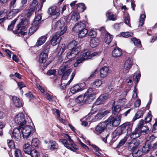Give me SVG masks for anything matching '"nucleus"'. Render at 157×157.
Instances as JSON below:
<instances>
[{"label":"nucleus","mask_w":157,"mask_h":157,"mask_svg":"<svg viewBox=\"0 0 157 157\" xmlns=\"http://www.w3.org/2000/svg\"><path fill=\"white\" fill-rule=\"evenodd\" d=\"M130 21V19L129 16L127 15V16H126L124 18L125 23L130 27H131Z\"/></svg>","instance_id":"13d9d810"},{"label":"nucleus","mask_w":157,"mask_h":157,"mask_svg":"<svg viewBox=\"0 0 157 157\" xmlns=\"http://www.w3.org/2000/svg\"><path fill=\"white\" fill-rule=\"evenodd\" d=\"M146 16L145 14H141L140 17V19L139 21V26H142L144 23Z\"/></svg>","instance_id":"de8ad7c7"},{"label":"nucleus","mask_w":157,"mask_h":157,"mask_svg":"<svg viewBox=\"0 0 157 157\" xmlns=\"http://www.w3.org/2000/svg\"><path fill=\"white\" fill-rule=\"evenodd\" d=\"M56 72V70L51 69L49 70L47 72V74L48 75H53L55 74Z\"/></svg>","instance_id":"e2e57ef3"},{"label":"nucleus","mask_w":157,"mask_h":157,"mask_svg":"<svg viewBox=\"0 0 157 157\" xmlns=\"http://www.w3.org/2000/svg\"><path fill=\"white\" fill-rule=\"evenodd\" d=\"M85 25L82 22H80L78 23H76L72 30L76 33L79 32L84 27Z\"/></svg>","instance_id":"393cba45"},{"label":"nucleus","mask_w":157,"mask_h":157,"mask_svg":"<svg viewBox=\"0 0 157 157\" xmlns=\"http://www.w3.org/2000/svg\"><path fill=\"white\" fill-rule=\"evenodd\" d=\"M35 132V129L30 125H27L22 129V133L24 139H27Z\"/></svg>","instance_id":"1a4fd4ad"},{"label":"nucleus","mask_w":157,"mask_h":157,"mask_svg":"<svg viewBox=\"0 0 157 157\" xmlns=\"http://www.w3.org/2000/svg\"><path fill=\"white\" fill-rule=\"evenodd\" d=\"M24 115L22 113H20L16 115L14 119L15 122L19 125L21 128L26 123V121Z\"/></svg>","instance_id":"9d476101"},{"label":"nucleus","mask_w":157,"mask_h":157,"mask_svg":"<svg viewBox=\"0 0 157 157\" xmlns=\"http://www.w3.org/2000/svg\"><path fill=\"white\" fill-rule=\"evenodd\" d=\"M50 48L49 43H46L43 46V49L40 52L39 54V59H47Z\"/></svg>","instance_id":"9b49d317"},{"label":"nucleus","mask_w":157,"mask_h":157,"mask_svg":"<svg viewBox=\"0 0 157 157\" xmlns=\"http://www.w3.org/2000/svg\"><path fill=\"white\" fill-rule=\"evenodd\" d=\"M62 35L58 32H57L56 34L53 36L51 40V44L53 46H55L59 43L61 39L60 36Z\"/></svg>","instance_id":"f3484780"},{"label":"nucleus","mask_w":157,"mask_h":157,"mask_svg":"<svg viewBox=\"0 0 157 157\" xmlns=\"http://www.w3.org/2000/svg\"><path fill=\"white\" fill-rule=\"evenodd\" d=\"M133 33L131 32H123L121 33V35L123 37L128 38L133 35Z\"/></svg>","instance_id":"c03bdc74"},{"label":"nucleus","mask_w":157,"mask_h":157,"mask_svg":"<svg viewBox=\"0 0 157 157\" xmlns=\"http://www.w3.org/2000/svg\"><path fill=\"white\" fill-rule=\"evenodd\" d=\"M39 26L37 25H33V23L31 24V26L29 29V34L30 35L33 34L38 29Z\"/></svg>","instance_id":"4c0bfd02"},{"label":"nucleus","mask_w":157,"mask_h":157,"mask_svg":"<svg viewBox=\"0 0 157 157\" xmlns=\"http://www.w3.org/2000/svg\"><path fill=\"white\" fill-rule=\"evenodd\" d=\"M34 10H35L30 8L27 13V17H29L31 16L32 14L34 13Z\"/></svg>","instance_id":"0e129e2a"},{"label":"nucleus","mask_w":157,"mask_h":157,"mask_svg":"<svg viewBox=\"0 0 157 157\" xmlns=\"http://www.w3.org/2000/svg\"><path fill=\"white\" fill-rule=\"evenodd\" d=\"M52 110L53 113L56 114L58 117H59L60 114L58 109H52Z\"/></svg>","instance_id":"338daca9"},{"label":"nucleus","mask_w":157,"mask_h":157,"mask_svg":"<svg viewBox=\"0 0 157 157\" xmlns=\"http://www.w3.org/2000/svg\"><path fill=\"white\" fill-rule=\"evenodd\" d=\"M80 18L79 14L78 13H73L71 16V19L74 21H76Z\"/></svg>","instance_id":"79ce46f5"},{"label":"nucleus","mask_w":157,"mask_h":157,"mask_svg":"<svg viewBox=\"0 0 157 157\" xmlns=\"http://www.w3.org/2000/svg\"><path fill=\"white\" fill-rule=\"evenodd\" d=\"M7 144L9 148L11 149H14L15 148L14 143L13 140H7Z\"/></svg>","instance_id":"09e8293b"},{"label":"nucleus","mask_w":157,"mask_h":157,"mask_svg":"<svg viewBox=\"0 0 157 157\" xmlns=\"http://www.w3.org/2000/svg\"><path fill=\"white\" fill-rule=\"evenodd\" d=\"M37 5L38 2L36 0H33L30 4V8L35 10Z\"/></svg>","instance_id":"8fccbe9b"},{"label":"nucleus","mask_w":157,"mask_h":157,"mask_svg":"<svg viewBox=\"0 0 157 157\" xmlns=\"http://www.w3.org/2000/svg\"><path fill=\"white\" fill-rule=\"evenodd\" d=\"M29 20L25 19L22 20L17 25V29L15 32L16 34L19 36H24L27 34L26 29L28 28V25L29 24Z\"/></svg>","instance_id":"20e7f679"},{"label":"nucleus","mask_w":157,"mask_h":157,"mask_svg":"<svg viewBox=\"0 0 157 157\" xmlns=\"http://www.w3.org/2000/svg\"><path fill=\"white\" fill-rule=\"evenodd\" d=\"M132 59H127L124 63V72L125 73H128L133 65Z\"/></svg>","instance_id":"6ab92c4d"},{"label":"nucleus","mask_w":157,"mask_h":157,"mask_svg":"<svg viewBox=\"0 0 157 157\" xmlns=\"http://www.w3.org/2000/svg\"><path fill=\"white\" fill-rule=\"evenodd\" d=\"M9 133L10 134L12 133V137L17 141L19 140L21 138L20 127L14 128L13 132L12 131H10Z\"/></svg>","instance_id":"dca6fc26"},{"label":"nucleus","mask_w":157,"mask_h":157,"mask_svg":"<svg viewBox=\"0 0 157 157\" xmlns=\"http://www.w3.org/2000/svg\"><path fill=\"white\" fill-rule=\"evenodd\" d=\"M108 97V96L107 94H103L100 95L95 102V105H98L103 103Z\"/></svg>","instance_id":"5701e85b"},{"label":"nucleus","mask_w":157,"mask_h":157,"mask_svg":"<svg viewBox=\"0 0 157 157\" xmlns=\"http://www.w3.org/2000/svg\"><path fill=\"white\" fill-rule=\"evenodd\" d=\"M98 40L97 38L93 39L90 40V46L92 48H95L98 44Z\"/></svg>","instance_id":"ea45409f"},{"label":"nucleus","mask_w":157,"mask_h":157,"mask_svg":"<svg viewBox=\"0 0 157 157\" xmlns=\"http://www.w3.org/2000/svg\"><path fill=\"white\" fill-rule=\"evenodd\" d=\"M131 40L134 44L135 46H137L139 48L142 47L141 42L139 39H137L136 38L134 37L132 38Z\"/></svg>","instance_id":"a19ab883"},{"label":"nucleus","mask_w":157,"mask_h":157,"mask_svg":"<svg viewBox=\"0 0 157 157\" xmlns=\"http://www.w3.org/2000/svg\"><path fill=\"white\" fill-rule=\"evenodd\" d=\"M86 85V83L84 82L79 84H75L71 88L70 91L73 94L81 91L83 90L84 87Z\"/></svg>","instance_id":"ddd939ff"},{"label":"nucleus","mask_w":157,"mask_h":157,"mask_svg":"<svg viewBox=\"0 0 157 157\" xmlns=\"http://www.w3.org/2000/svg\"><path fill=\"white\" fill-rule=\"evenodd\" d=\"M106 15L109 20L115 21L116 20V14H113L109 11H108L107 12Z\"/></svg>","instance_id":"58836bf2"},{"label":"nucleus","mask_w":157,"mask_h":157,"mask_svg":"<svg viewBox=\"0 0 157 157\" xmlns=\"http://www.w3.org/2000/svg\"><path fill=\"white\" fill-rule=\"evenodd\" d=\"M13 104L16 107H19L22 105V103L19 98L14 96L12 98Z\"/></svg>","instance_id":"c85d7f7f"},{"label":"nucleus","mask_w":157,"mask_h":157,"mask_svg":"<svg viewBox=\"0 0 157 157\" xmlns=\"http://www.w3.org/2000/svg\"><path fill=\"white\" fill-rule=\"evenodd\" d=\"M17 84L18 86L19 87L20 90L23 87L26 86L22 82H17Z\"/></svg>","instance_id":"774afa93"},{"label":"nucleus","mask_w":157,"mask_h":157,"mask_svg":"<svg viewBox=\"0 0 157 157\" xmlns=\"http://www.w3.org/2000/svg\"><path fill=\"white\" fill-rule=\"evenodd\" d=\"M17 20L15 19L12 21L11 24L8 26V29L10 30H11L13 29V28L14 24L15 23Z\"/></svg>","instance_id":"bf43d9fd"},{"label":"nucleus","mask_w":157,"mask_h":157,"mask_svg":"<svg viewBox=\"0 0 157 157\" xmlns=\"http://www.w3.org/2000/svg\"><path fill=\"white\" fill-rule=\"evenodd\" d=\"M109 69L106 66L102 67L100 71V77L102 78H105L109 75Z\"/></svg>","instance_id":"aec40b11"},{"label":"nucleus","mask_w":157,"mask_h":157,"mask_svg":"<svg viewBox=\"0 0 157 157\" xmlns=\"http://www.w3.org/2000/svg\"><path fill=\"white\" fill-rule=\"evenodd\" d=\"M132 125V123L130 122L125 123L122 125L121 129L115 130L113 134H115L116 136H119L127 131V134L130 135L131 132Z\"/></svg>","instance_id":"39448f33"},{"label":"nucleus","mask_w":157,"mask_h":157,"mask_svg":"<svg viewBox=\"0 0 157 157\" xmlns=\"http://www.w3.org/2000/svg\"><path fill=\"white\" fill-rule=\"evenodd\" d=\"M70 142H71V147L74 150H75H75H77L78 149V147L76 146V145L73 142V141L72 140H70L69 141Z\"/></svg>","instance_id":"680f3d73"},{"label":"nucleus","mask_w":157,"mask_h":157,"mask_svg":"<svg viewBox=\"0 0 157 157\" xmlns=\"http://www.w3.org/2000/svg\"><path fill=\"white\" fill-rule=\"evenodd\" d=\"M140 76L141 75L140 72L139 71H138L136 73H134V74L133 76V78L134 79L135 78L136 79L137 82H138L139 80Z\"/></svg>","instance_id":"5fc2aeb1"},{"label":"nucleus","mask_w":157,"mask_h":157,"mask_svg":"<svg viewBox=\"0 0 157 157\" xmlns=\"http://www.w3.org/2000/svg\"><path fill=\"white\" fill-rule=\"evenodd\" d=\"M36 14V16L34 19L33 21V25H37L38 26H39V24L40 23V21L41 19V12H40L39 14H37V12H35Z\"/></svg>","instance_id":"bb28decb"},{"label":"nucleus","mask_w":157,"mask_h":157,"mask_svg":"<svg viewBox=\"0 0 157 157\" xmlns=\"http://www.w3.org/2000/svg\"><path fill=\"white\" fill-rule=\"evenodd\" d=\"M47 39V36L44 35L39 37L36 43V45L39 47L44 44Z\"/></svg>","instance_id":"cd10ccee"},{"label":"nucleus","mask_w":157,"mask_h":157,"mask_svg":"<svg viewBox=\"0 0 157 157\" xmlns=\"http://www.w3.org/2000/svg\"><path fill=\"white\" fill-rule=\"evenodd\" d=\"M77 8L78 10H82V11H84L86 9V7L83 3H79L77 5Z\"/></svg>","instance_id":"3c124183"},{"label":"nucleus","mask_w":157,"mask_h":157,"mask_svg":"<svg viewBox=\"0 0 157 157\" xmlns=\"http://www.w3.org/2000/svg\"><path fill=\"white\" fill-rule=\"evenodd\" d=\"M157 137H155L153 135H151L150 136H148L147 138V140L150 143L151 142L153 141Z\"/></svg>","instance_id":"052dcab7"},{"label":"nucleus","mask_w":157,"mask_h":157,"mask_svg":"<svg viewBox=\"0 0 157 157\" xmlns=\"http://www.w3.org/2000/svg\"><path fill=\"white\" fill-rule=\"evenodd\" d=\"M88 35L91 38H94L96 36V33L93 29H91L90 30L88 33Z\"/></svg>","instance_id":"603ef678"},{"label":"nucleus","mask_w":157,"mask_h":157,"mask_svg":"<svg viewBox=\"0 0 157 157\" xmlns=\"http://www.w3.org/2000/svg\"><path fill=\"white\" fill-rule=\"evenodd\" d=\"M139 143L138 140L134 139L132 140L129 144L128 149L132 151V155L133 157H139L142 154V151L137 148Z\"/></svg>","instance_id":"7ed1b4c3"},{"label":"nucleus","mask_w":157,"mask_h":157,"mask_svg":"<svg viewBox=\"0 0 157 157\" xmlns=\"http://www.w3.org/2000/svg\"><path fill=\"white\" fill-rule=\"evenodd\" d=\"M52 27L54 29H57L59 30L58 32L60 33V35L63 34L67 30L66 26L64 25V23L61 21L57 22L53 21L52 22Z\"/></svg>","instance_id":"0eeeda50"},{"label":"nucleus","mask_w":157,"mask_h":157,"mask_svg":"<svg viewBox=\"0 0 157 157\" xmlns=\"http://www.w3.org/2000/svg\"><path fill=\"white\" fill-rule=\"evenodd\" d=\"M70 140H72L71 139L65 140L64 139H61L59 140V142L64 145L67 148L70 150L71 151L75 152V150L71 147V142H69Z\"/></svg>","instance_id":"412c9836"},{"label":"nucleus","mask_w":157,"mask_h":157,"mask_svg":"<svg viewBox=\"0 0 157 157\" xmlns=\"http://www.w3.org/2000/svg\"><path fill=\"white\" fill-rule=\"evenodd\" d=\"M127 140V137H124L123 139H122L119 142V144L117 146V147L118 148H119L120 147L123 145L126 141Z\"/></svg>","instance_id":"864d4df0"},{"label":"nucleus","mask_w":157,"mask_h":157,"mask_svg":"<svg viewBox=\"0 0 157 157\" xmlns=\"http://www.w3.org/2000/svg\"><path fill=\"white\" fill-rule=\"evenodd\" d=\"M151 119V112L150 111L148 113L147 116L145 119V123H147L150 121Z\"/></svg>","instance_id":"6e6d98bb"},{"label":"nucleus","mask_w":157,"mask_h":157,"mask_svg":"<svg viewBox=\"0 0 157 157\" xmlns=\"http://www.w3.org/2000/svg\"><path fill=\"white\" fill-rule=\"evenodd\" d=\"M121 110V108L120 105H119L113 106L112 107V113L114 115L118 114Z\"/></svg>","instance_id":"e433bc0d"},{"label":"nucleus","mask_w":157,"mask_h":157,"mask_svg":"<svg viewBox=\"0 0 157 157\" xmlns=\"http://www.w3.org/2000/svg\"><path fill=\"white\" fill-rule=\"evenodd\" d=\"M121 118V115H117L115 118L111 115L106 121L107 123H108V126L110 125L117 127L120 124Z\"/></svg>","instance_id":"6e6552de"},{"label":"nucleus","mask_w":157,"mask_h":157,"mask_svg":"<svg viewBox=\"0 0 157 157\" xmlns=\"http://www.w3.org/2000/svg\"><path fill=\"white\" fill-rule=\"evenodd\" d=\"M15 157H22V155L21 150L17 149L15 151Z\"/></svg>","instance_id":"4d7b16f0"},{"label":"nucleus","mask_w":157,"mask_h":157,"mask_svg":"<svg viewBox=\"0 0 157 157\" xmlns=\"http://www.w3.org/2000/svg\"><path fill=\"white\" fill-rule=\"evenodd\" d=\"M22 8L20 7V9H13L9 12L7 16V19H9L14 17L19 12L21 11Z\"/></svg>","instance_id":"b1692460"},{"label":"nucleus","mask_w":157,"mask_h":157,"mask_svg":"<svg viewBox=\"0 0 157 157\" xmlns=\"http://www.w3.org/2000/svg\"><path fill=\"white\" fill-rule=\"evenodd\" d=\"M146 109L145 107H143L137 111L133 118V120L134 121L136 119L141 117L145 112Z\"/></svg>","instance_id":"4be33fe9"},{"label":"nucleus","mask_w":157,"mask_h":157,"mask_svg":"<svg viewBox=\"0 0 157 157\" xmlns=\"http://www.w3.org/2000/svg\"><path fill=\"white\" fill-rule=\"evenodd\" d=\"M102 82L99 79H97L94 82L91 83L93 88L95 89L99 87L102 84Z\"/></svg>","instance_id":"473e14b6"},{"label":"nucleus","mask_w":157,"mask_h":157,"mask_svg":"<svg viewBox=\"0 0 157 157\" xmlns=\"http://www.w3.org/2000/svg\"><path fill=\"white\" fill-rule=\"evenodd\" d=\"M32 157H39V153L35 149H33L30 151V153L28 154Z\"/></svg>","instance_id":"a18cd8bd"},{"label":"nucleus","mask_w":157,"mask_h":157,"mask_svg":"<svg viewBox=\"0 0 157 157\" xmlns=\"http://www.w3.org/2000/svg\"><path fill=\"white\" fill-rule=\"evenodd\" d=\"M88 33V31L86 29L83 28L79 32L78 36L79 37H84Z\"/></svg>","instance_id":"c9c22d12"},{"label":"nucleus","mask_w":157,"mask_h":157,"mask_svg":"<svg viewBox=\"0 0 157 157\" xmlns=\"http://www.w3.org/2000/svg\"><path fill=\"white\" fill-rule=\"evenodd\" d=\"M121 55V50L119 48H115L112 52V56L115 58L119 57Z\"/></svg>","instance_id":"7c9ffc66"},{"label":"nucleus","mask_w":157,"mask_h":157,"mask_svg":"<svg viewBox=\"0 0 157 157\" xmlns=\"http://www.w3.org/2000/svg\"><path fill=\"white\" fill-rule=\"evenodd\" d=\"M32 146L29 144H25L23 146V150L24 152L27 154L30 153V151L33 150Z\"/></svg>","instance_id":"c756f323"},{"label":"nucleus","mask_w":157,"mask_h":157,"mask_svg":"<svg viewBox=\"0 0 157 157\" xmlns=\"http://www.w3.org/2000/svg\"><path fill=\"white\" fill-rule=\"evenodd\" d=\"M71 72V70L70 69L68 70L66 72H65L62 77V80L61 81V88L62 89L64 90L65 88L67 86L69 85L71 83V82L73 80L75 75V72H73L71 76V78L70 80L67 83H64L63 82V80H66L68 76L70 74Z\"/></svg>","instance_id":"423d86ee"},{"label":"nucleus","mask_w":157,"mask_h":157,"mask_svg":"<svg viewBox=\"0 0 157 157\" xmlns=\"http://www.w3.org/2000/svg\"><path fill=\"white\" fill-rule=\"evenodd\" d=\"M151 145L149 142H146L142 148L143 152H147L150 151L151 148Z\"/></svg>","instance_id":"f704fd0d"},{"label":"nucleus","mask_w":157,"mask_h":157,"mask_svg":"<svg viewBox=\"0 0 157 157\" xmlns=\"http://www.w3.org/2000/svg\"><path fill=\"white\" fill-rule=\"evenodd\" d=\"M108 126V123H107L106 121L101 122L96 126L94 132L97 134L99 135L104 131Z\"/></svg>","instance_id":"f8f14e48"},{"label":"nucleus","mask_w":157,"mask_h":157,"mask_svg":"<svg viewBox=\"0 0 157 157\" xmlns=\"http://www.w3.org/2000/svg\"><path fill=\"white\" fill-rule=\"evenodd\" d=\"M95 94L93 91L92 89L89 88L88 89L84 95H80L77 99V101L78 102H83L85 100L86 103H90L95 98Z\"/></svg>","instance_id":"f257e3e1"},{"label":"nucleus","mask_w":157,"mask_h":157,"mask_svg":"<svg viewBox=\"0 0 157 157\" xmlns=\"http://www.w3.org/2000/svg\"><path fill=\"white\" fill-rule=\"evenodd\" d=\"M109 113L107 110L103 112H99L98 113L92 120V122H95L101 119L106 115Z\"/></svg>","instance_id":"a211bd4d"},{"label":"nucleus","mask_w":157,"mask_h":157,"mask_svg":"<svg viewBox=\"0 0 157 157\" xmlns=\"http://www.w3.org/2000/svg\"><path fill=\"white\" fill-rule=\"evenodd\" d=\"M98 54V53L97 52H93L90 54L89 51H84L81 53L79 59H91L97 55Z\"/></svg>","instance_id":"2eb2a0df"},{"label":"nucleus","mask_w":157,"mask_h":157,"mask_svg":"<svg viewBox=\"0 0 157 157\" xmlns=\"http://www.w3.org/2000/svg\"><path fill=\"white\" fill-rule=\"evenodd\" d=\"M58 146L57 143L55 141L50 140L48 143V148L51 150L56 149Z\"/></svg>","instance_id":"2f4dec72"},{"label":"nucleus","mask_w":157,"mask_h":157,"mask_svg":"<svg viewBox=\"0 0 157 157\" xmlns=\"http://www.w3.org/2000/svg\"><path fill=\"white\" fill-rule=\"evenodd\" d=\"M140 132L145 133H147L149 132V130L148 127L147 126H143L140 128Z\"/></svg>","instance_id":"49530a36"},{"label":"nucleus","mask_w":157,"mask_h":157,"mask_svg":"<svg viewBox=\"0 0 157 157\" xmlns=\"http://www.w3.org/2000/svg\"><path fill=\"white\" fill-rule=\"evenodd\" d=\"M60 9L56 6H54L50 7L48 10V14L52 16H54L56 18L58 17L60 14Z\"/></svg>","instance_id":"4468645a"},{"label":"nucleus","mask_w":157,"mask_h":157,"mask_svg":"<svg viewBox=\"0 0 157 157\" xmlns=\"http://www.w3.org/2000/svg\"><path fill=\"white\" fill-rule=\"evenodd\" d=\"M141 132L139 128H136L135 130L133 132L130 134V137L132 140L136 139V138L139 137L141 135Z\"/></svg>","instance_id":"a878e982"},{"label":"nucleus","mask_w":157,"mask_h":157,"mask_svg":"<svg viewBox=\"0 0 157 157\" xmlns=\"http://www.w3.org/2000/svg\"><path fill=\"white\" fill-rule=\"evenodd\" d=\"M77 45V43L75 40L72 41L68 44L67 48L69 51L66 56L68 59L74 58L80 51L79 48L78 47L76 48Z\"/></svg>","instance_id":"f03ea898"},{"label":"nucleus","mask_w":157,"mask_h":157,"mask_svg":"<svg viewBox=\"0 0 157 157\" xmlns=\"http://www.w3.org/2000/svg\"><path fill=\"white\" fill-rule=\"evenodd\" d=\"M113 38L112 35L108 33H107L105 35L104 41L106 44H109Z\"/></svg>","instance_id":"72a5a7b5"},{"label":"nucleus","mask_w":157,"mask_h":157,"mask_svg":"<svg viewBox=\"0 0 157 157\" xmlns=\"http://www.w3.org/2000/svg\"><path fill=\"white\" fill-rule=\"evenodd\" d=\"M39 144V140L37 138L33 139L31 142V146L35 147H38Z\"/></svg>","instance_id":"37998d69"},{"label":"nucleus","mask_w":157,"mask_h":157,"mask_svg":"<svg viewBox=\"0 0 157 157\" xmlns=\"http://www.w3.org/2000/svg\"><path fill=\"white\" fill-rule=\"evenodd\" d=\"M137 90L136 88V87H135L133 92V95L132 96V98L135 99L137 97Z\"/></svg>","instance_id":"69168bd1"}]
</instances>
